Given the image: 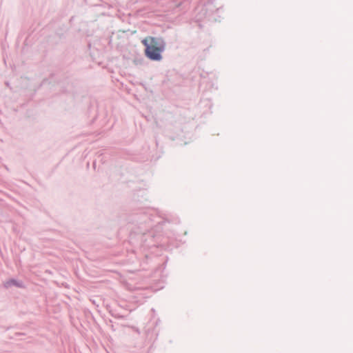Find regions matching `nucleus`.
<instances>
[{"label": "nucleus", "mask_w": 353, "mask_h": 353, "mask_svg": "<svg viewBox=\"0 0 353 353\" xmlns=\"http://www.w3.org/2000/svg\"><path fill=\"white\" fill-rule=\"evenodd\" d=\"M145 46V55L150 60L161 61L162 52L165 48V43L161 38L148 36L141 41Z\"/></svg>", "instance_id": "nucleus-1"}]
</instances>
